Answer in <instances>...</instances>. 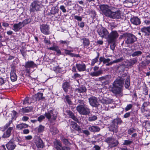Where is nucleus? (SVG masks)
<instances>
[{
    "label": "nucleus",
    "mask_w": 150,
    "mask_h": 150,
    "mask_svg": "<svg viewBox=\"0 0 150 150\" xmlns=\"http://www.w3.org/2000/svg\"><path fill=\"white\" fill-rule=\"evenodd\" d=\"M126 79L125 84V88H127L130 85V77L127 76L126 74H122L121 77H118L112 83V85L109 87L110 91L115 94L116 97L120 98L123 96L122 87L123 85L124 80Z\"/></svg>",
    "instance_id": "nucleus-1"
},
{
    "label": "nucleus",
    "mask_w": 150,
    "mask_h": 150,
    "mask_svg": "<svg viewBox=\"0 0 150 150\" xmlns=\"http://www.w3.org/2000/svg\"><path fill=\"white\" fill-rule=\"evenodd\" d=\"M42 6V2L37 0H34L31 4L30 11V12H34L40 11Z\"/></svg>",
    "instance_id": "nucleus-2"
},
{
    "label": "nucleus",
    "mask_w": 150,
    "mask_h": 150,
    "mask_svg": "<svg viewBox=\"0 0 150 150\" xmlns=\"http://www.w3.org/2000/svg\"><path fill=\"white\" fill-rule=\"evenodd\" d=\"M122 37L125 38V43L127 44H131L134 43L137 40V38L131 33H124Z\"/></svg>",
    "instance_id": "nucleus-3"
},
{
    "label": "nucleus",
    "mask_w": 150,
    "mask_h": 150,
    "mask_svg": "<svg viewBox=\"0 0 150 150\" xmlns=\"http://www.w3.org/2000/svg\"><path fill=\"white\" fill-rule=\"evenodd\" d=\"M122 122V121L119 118L114 119L112 121V124L108 127L109 130L113 132L117 133L118 131V125Z\"/></svg>",
    "instance_id": "nucleus-4"
},
{
    "label": "nucleus",
    "mask_w": 150,
    "mask_h": 150,
    "mask_svg": "<svg viewBox=\"0 0 150 150\" xmlns=\"http://www.w3.org/2000/svg\"><path fill=\"white\" fill-rule=\"evenodd\" d=\"M100 10L102 12L104 15L108 17L111 13L112 7L107 4H102L99 5Z\"/></svg>",
    "instance_id": "nucleus-5"
},
{
    "label": "nucleus",
    "mask_w": 150,
    "mask_h": 150,
    "mask_svg": "<svg viewBox=\"0 0 150 150\" xmlns=\"http://www.w3.org/2000/svg\"><path fill=\"white\" fill-rule=\"evenodd\" d=\"M119 36V34L116 31H112L109 33L107 40L108 43L115 42Z\"/></svg>",
    "instance_id": "nucleus-6"
},
{
    "label": "nucleus",
    "mask_w": 150,
    "mask_h": 150,
    "mask_svg": "<svg viewBox=\"0 0 150 150\" xmlns=\"http://www.w3.org/2000/svg\"><path fill=\"white\" fill-rule=\"evenodd\" d=\"M105 142L108 144L109 147L110 148L117 146L119 143L118 140L112 137L107 138L105 140Z\"/></svg>",
    "instance_id": "nucleus-7"
},
{
    "label": "nucleus",
    "mask_w": 150,
    "mask_h": 150,
    "mask_svg": "<svg viewBox=\"0 0 150 150\" xmlns=\"http://www.w3.org/2000/svg\"><path fill=\"white\" fill-rule=\"evenodd\" d=\"M97 32L99 35L102 38L108 39L109 33L107 30L104 28L102 27L98 30Z\"/></svg>",
    "instance_id": "nucleus-8"
},
{
    "label": "nucleus",
    "mask_w": 150,
    "mask_h": 150,
    "mask_svg": "<svg viewBox=\"0 0 150 150\" xmlns=\"http://www.w3.org/2000/svg\"><path fill=\"white\" fill-rule=\"evenodd\" d=\"M137 62V60L136 59L133 58L132 59H130L129 60L127 61V62H126V65L123 64L121 65L120 67H122L124 69L126 68H131L133 65L136 64Z\"/></svg>",
    "instance_id": "nucleus-9"
},
{
    "label": "nucleus",
    "mask_w": 150,
    "mask_h": 150,
    "mask_svg": "<svg viewBox=\"0 0 150 150\" xmlns=\"http://www.w3.org/2000/svg\"><path fill=\"white\" fill-rule=\"evenodd\" d=\"M37 65L33 61H28L25 62L24 67L25 69V71L27 73L30 72V68H32L37 67Z\"/></svg>",
    "instance_id": "nucleus-10"
},
{
    "label": "nucleus",
    "mask_w": 150,
    "mask_h": 150,
    "mask_svg": "<svg viewBox=\"0 0 150 150\" xmlns=\"http://www.w3.org/2000/svg\"><path fill=\"white\" fill-rule=\"evenodd\" d=\"M99 67L95 66L93 68L94 71L91 72L90 75L92 76H98L102 75L103 73V70L101 69L98 70Z\"/></svg>",
    "instance_id": "nucleus-11"
},
{
    "label": "nucleus",
    "mask_w": 150,
    "mask_h": 150,
    "mask_svg": "<svg viewBox=\"0 0 150 150\" xmlns=\"http://www.w3.org/2000/svg\"><path fill=\"white\" fill-rule=\"evenodd\" d=\"M111 78L112 76L111 75H107L99 77V79L100 81H103V83L105 85H106L109 84L110 82Z\"/></svg>",
    "instance_id": "nucleus-12"
},
{
    "label": "nucleus",
    "mask_w": 150,
    "mask_h": 150,
    "mask_svg": "<svg viewBox=\"0 0 150 150\" xmlns=\"http://www.w3.org/2000/svg\"><path fill=\"white\" fill-rule=\"evenodd\" d=\"M88 100L89 103L91 106L93 107H98V103L96 97L92 96L89 98Z\"/></svg>",
    "instance_id": "nucleus-13"
},
{
    "label": "nucleus",
    "mask_w": 150,
    "mask_h": 150,
    "mask_svg": "<svg viewBox=\"0 0 150 150\" xmlns=\"http://www.w3.org/2000/svg\"><path fill=\"white\" fill-rule=\"evenodd\" d=\"M108 17L113 19H119L121 17L120 13L119 11L112 12L111 11V13Z\"/></svg>",
    "instance_id": "nucleus-14"
},
{
    "label": "nucleus",
    "mask_w": 150,
    "mask_h": 150,
    "mask_svg": "<svg viewBox=\"0 0 150 150\" xmlns=\"http://www.w3.org/2000/svg\"><path fill=\"white\" fill-rule=\"evenodd\" d=\"M35 144L38 148H42L44 146V144L42 140L39 137L35 138Z\"/></svg>",
    "instance_id": "nucleus-15"
},
{
    "label": "nucleus",
    "mask_w": 150,
    "mask_h": 150,
    "mask_svg": "<svg viewBox=\"0 0 150 150\" xmlns=\"http://www.w3.org/2000/svg\"><path fill=\"white\" fill-rule=\"evenodd\" d=\"M40 29L42 33L45 35L49 34V27L46 24H43L40 26Z\"/></svg>",
    "instance_id": "nucleus-16"
},
{
    "label": "nucleus",
    "mask_w": 150,
    "mask_h": 150,
    "mask_svg": "<svg viewBox=\"0 0 150 150\" xmlns=\"http://www.w3.org/2000/svg\"><path fill=\"white\" fill-rule=\"evenodd\" d=\"M130 21L133 25H137L140 24V19L137 17H133L130 19Z\"/></svg>",
    "instance_id": "nucleus-17"
},
{
    "label": "nucleus",
    "mask_w": 150,
    "mask_h": 150,
    "mask_svg": "<svg viewBox=\"0 0 150 150\" xmlns=\"http://www.w3.org/2000/svg\"><path fill=\"white\" fill-rule=\"evenodd\" d=\"M141 31L144 33L145 36L150 35V26L147 27H144L141 29Z\"/></svg>",
    "instance_id": "nucleus-18"
},
{
    "label": "nucleus",
    "mask_w": 150,
    "mask_h": 150,
    "mask_svg": "<svg viewBox=\"0 0 150 150\" xmlns=\"http://www.w3.org/2000/svg\"><path fill=\"white\" fill-rule=\"evenodd\" d=\"M13 127H9L6 132L4 133L3 137L4 138L9 137L11 135V132L13 131Z\"/></svg>",
    "instance_id": "nucleus-19"
},
{
    "label": "nucleus",
    "mask_w": 150,
    "mask_h": 150,
    "mask_svg": "<svg viewBox=\"0 0 150 150\" xmlns=\"http://www.w3.org/2000/svg\"><path fill=\"white\" fill-rule=\"evenodd\" d=\"M22 23L20 22L18 23L14 24L13 25V30L16 32H18L22 28Z\"/></svg>",
    "instance_id": "nucleus-20"
},
{
    "label": "nucleus",
    "mask_w": 150,
    "mask_h": 150,
    "mask_svg": "<svg viewBox=\"0 0 150 150\" xmlns=\"http://www.w3.org/2000/svg\"><path fill=\"white\" fill-rule=\"evenodd\" d=\"M8 150H13L16 146V145L11 140L6 145Z\"/></svg>",
    "instance_id": "nucleus-21"
},
{
    "label": "nucleus",
    "mask_w": 150,
    "mask_h": 150,
    "mask_svg": "<svg viewBox=\"0 0 150 150\" xmlns=\"http://www.w3.org/2000/svg\"><path fill=\"white\" fill-rule=\"evenodd\" d=\"M43 94L42 93H38L37 94H35L32 97V98L35 101H39L42 98V96Z\"/></svg>",
    "instance_id": "nucleus-22"
},
{
    "label": "nucleus",
    "mask_w": 150,
    "mask_h": 150,
    "mask_svg": "<svg viewBox=\"0 0 150 150\" xmlns=\"http://www.w3.org/2000/svg\"><path fill=\"white\" fill-rule=\"evenodd\" d=\"M76 110L81 114L84 115V105L80 104L76 107Z\"/></svg>",
    "instance_id": "nucleus-23"
},
{
    "label": "nucleus",
    "mask_w": 150,
    "mask_h": 150,
    "mask_svg": "<svg viewBox=\"0 0 150 150\" xmlns=\"http://www.w3.org/2000/svg\"><path fill=\"white\" fill-rule=\"evenodd\" d=\"M17 76L15 73V71L13 69L11 70L10 73V78L12 81H16L17 79Z\"/></svg>",
    "instance_id": "nucleus-24"
},
{
    "label": "nucleus",
    "mask_w": 150,
    "mask_h": 150,
    "mask_svg": "<svg viewBox=\"0 0 150 150\" xmlns=\"http://www.w3.org/2000/svg\"><path fill=\"white\" fill-rule=\"evenodd\" d=\"M54 147L57 150H62V146L60 142L56 140L54 142Z\"/></svg>",
    "instance_id": "nucleus-25"
},
{
    "label": "nucleus",
    "mask_w": 150,
    "mask_h": 150,
    "mask_svg": "<svg viewBox=\"0 0 150 150\" xmlns=\"http://www.w3.org/2000/svg\"><path fill=\"white\" fill-rule=\"evenodd\" d=\"M33 108L32 106L27 107L23 108L20 110V112L22 113H27L30 112L33 110Z\"/></svg>",
    "instance_id": "nucleus-26"
},
{
    "label": "nucleus",
    "mask_w": 150,
    "mask_h": 150,
    "mask_svg": "<svg viewBox=\"0 0 150 150\" xmlns=\"http://www.w3.org/2000/svg\"><path fill=\"white\" fill-rule=\"evenodd\" d=\"M69 83L67 81L64 82L62 84V87L64 91L66 93L67 92L68 89L70 88Z\"/></svg>",
    "instance_id": "nucleus-27"
},
{
    "label": "nucleus",
    "mask_w": 150,
    "mask_h": 150,
    "mask_svg": "<svg viewBox=\"0 0 150 150\" xmlns=\"http://www.w3.org/2000/svg\"><path fill=\"white\" fill-rule=\"evenodd\" d=\"M71 126L72 128L75 130L79 131H81V129L79 127L75 122L72 121H71Z\"/></svg>",
    "instance_id": "nucleus-28"
},
{
    "label": "nucleus",
    "mask_w": 150,
    "mask_h": 150,
    "mask_svg": "<svg viewBox=\"0 0 150 150\" xmlns=\"http://www.w3.org/2000/svg\"><path fill=\"white\" fill-rule=\"evenodd\" d=\"M28 125L25 123H21L17 125L16 127L18 130H21L24 128H27Z\"/></svg>",
    "instance_id": "nucleus-29"
},
{
    "label": "nucleus",
    "mask_w": 150,
    "mask_h": 150,
    "mask_svg": "<svg viewBox=\"0 0 150 150\" xmlns=\"http://www.w3.org/2000/svg\"><path fill=\"white\" fill-rule=\"evenodd\" d=\"M88 129L92 132H98L100 130V128L98 126H93L88 128Z\"/></svg>",
    "instance_id": "nucleus-30"
},
{
    "label": "nucleus",
    "mask_w": 150,
    "mask_h": 150,
    "mask_svg": "<svg viewBox=\"0 0 150 150\" xmlns=\"http://www.w3.org/2000/svg\"><path fill=\"white\" fill-rule=\"evenodd\" d=\"M67 113L68 115H69L70 117L73 120H74L75 121L78 122V119L75 116L74 114L71 111H67Z\"/></svg>",
    "instance_id": "nucleus-31"
},
{
    "label": "nucleus",
    "mask_w": 150,
    "mask_h": 150,
    "mask_svg": "<svg viewBox=\"0 0 150 150\" xmlns=\"http://www.w3.org/2000/svg\"><path fill=\"white\" fill-rule=\"evenodd\" d=\"M76 67L79 71H83L84 70V65L83 64H78Z\"/></svg>",
    "instance_id": "nucleus-32"
},
{
    "label": "nucleus",
    "mask_w": 150,
    "mask_h": 150,
    "mask_svg": "<svg viewBox=\"0 0 150 150\" xmlns=\"http://www.w3.org/2000/svg\"><path fill=\"white\" fill-rule=\"evenodd\" d=\"M86 117L88 118V120L89 121H93L96 120L97 119V117L96 115H91V114L90 116H88L87 117V116H86Z\"/></svg>",
    "instance_id": "nucleus-33"
},
{
    "label": "nucleus",
    "mask_w": 150,
    "mask_h": 150,
    "mask_svg": "<svg viewBox=\"0 0 150 150\" xmlns=\"http://www.w3.org/2000/svg\"><path fill=\"white\" fill-rule=\"evenodd\" d=\"M50 131L53 135L56 134L59 132L56 128L53 127H51L50 128Z\"/></svg>",
    "instance_id": "nucleus-34"
},
{
    "label": "nucleus",
    "mask_w": 150,
    "mask_h": 150,
    "mask_svg": "<svg viewBox=\"0 0 150 150\" xmlns=\"http://www.w3.org/2000/svg\"><path fill=\"white\" fill-rule=\"evenodd\" d=\"M142 125L144 126L145 128L146 129H150V122L149 121H145L143 123Z\"/></svg>",
    "instance_id": "nucleus-35"
},
{
    "label": "nucleus",
    "mask_w": 150,
    "mask_h": 150,
    "mask_svg": "<svg viewBox=\"0 0 150 150\" xmlns=\"http://www.w3.org/2000/svg\"><path fill=\"white\" fill-rule=\"evenodd\" d=\"M65 102H67L69 105H71L72 102L71 100V98L69 95H67L65 96L64 99Z\"/></svg>",
    "instance_id": "nucleus-36"
},
{
    "label": "nucleus",
    "mask_w": 150,
    "mask_h": 150,
    "mask_svg": "<svg viewBox=\"0 0 150 150\" xmlns=\"http://www.w3.org/2000/svg\"><path fill=\"white\" fill-rule=\"evenodd\" d=\"M97 56L95 58L93 59L92 61V62L91 63V65L92 66H93L97 62L98 60L99 56V54L98 52H97Z\"/></svg>",
    "instance_id": "nucleus-37"
},
{
    "label": "nucleus",
    "mask_w": 150,
    "mask_h": 150,
    "mask_svg": "<svg viewBox=\"0 0 150 150\" xmlns=\"http://www.w3.org/2000/svg\"><path fill=\"white\" fill-rule=\"evenodd\" d=\"M142 54V52L140 51H136L134 52L132 54V56L133 57L138 56Z\"/></svg>",
    "instance_id": "nucleus-38"
},
{
    "label": "nucleus",
    "mask_w": 150,
    "mask_h": 150,
    "mask_svg": "<svg viewBox=\"0 0 150 150\" xmlns=\"http://www.w3.org/2000/svg\"><path fill=\"white\" fill-rule=\"evenodd\" d=\"M45 127L42 125H40L38 127V132L40 133L43 132L44 130Z\"/></svg>",
    "instance_id": "nucleus-39"
},
{
    "label": "nucleus",
    "mask_w": 150,
    "mask_h": 150,
    "mask_svg": "<svg viewBox=\"0 0 150 150\" xmlns=\"http://www.w3.org/2000/svg\"><path fill=\"white\" fill-rule=\"evenodd\" d=\"M64 144L65 145H69L70 144L69 142L67 139H65L64 138H62L61 139Z\"/></svg>",
    "instance_id": "nucleus-40"
},
{
    "label": "nucleus",
    "mask_w": 150,
    "mask_h": 150,
    "mask_svg": "<svg viewBox=\"0 0 150 150\" xmlns=\"http://www.w3.org/2000/svg\"><path fill=\"white\" fill-rule=\"evenodd\" d=\"M133 142L129 140H125L124 141V142L123 144L124 145H128L130 144Z\"/></svg>",
    "instance_id": "nucleus-41"
},
{
    "label": "nucleus",
    "mask_w": 150,
    "mask_h": 150,
    "mask_svg": "<svg viewBox=\"0 0 150 150\" xmlns=\"http://www.w3.org/2000/svg\"><path fill=\"white\" fill-rule=\"evenodd\" d=\"M53 110H50V111H51V117L53 120H56L57 117V115L56 114L54 113L53 112Z\"/></svg>",
    "instance_id": "nucleus-42"
},
{
    "label": "nucleus",
    "mask_w": 150,
    "mask_h": 150,
    "mask_svg": "<svg viewBox=\"0 0 150 150\" xmlns=\"http://www.w3.org/2000/svg\"><path fill=\"white\" fill-rule=\"evenodd\" d=\"M58 10L56 8L54 7L53 8H52V10L50 12V13L51 14L54 15L57 13H58Z\"/></svg>",
    "instance_id": "nucleus-43"
},
{
    "label": "nucleus",
    "mask_w": 150,
    "mask_h": 150,
    "mask_svg": "<svg viewBox=\"0 0 150 150\" xmlns=\"http://www.w3.org/2000/svg\"><path fill=\"white\" fill-rule=\"evenodd\" d=\"M91 114L90 109L85 107V115H88V116H90Z\"/></svg>",
    "instance_id": "nucleus-44"
},
{
    "label": "nucleus",
    "mask_w": 150,
    "mask_h": 150,
    "mask_svg": "<svg viewBox=\"0 0 150 150\" xmlns=\"http://www.w3.org/2000/svg\"><path fill=\"white\" fill-rule=\"evenodd\" d=\"M31 21L30 19H27L24 20L22 22V24H23V26L26 24L30 23Z\"/></svg>",
    "instance_id": "nucleus-45"
},
{
    "label": "nucleus",
    "mask_w": 150,
    "mask_h": 150,
    "mask_svg": "<svg viewBox=\"0 0 150 150\" xmlns=\"http://www.w3.org/2000/svg\"><path fill=\"white\" fill-rule=\"evenodd\" d=\"M51 111H49L47 112H46L45 114V115L46 117L48 119H50V118H51V113L52 112Z\"/></svg>",
    "instance_id": "nucleus-46"
},
{
    "label": "nucleus",
    "mask_w": 150,
    "mask_h": 150,
    "mask_svg": "<svg viewBox=\"0 0 150 150\" xmlns=\"http://www.w3.org/2000/svg\"><path fill=\"white\" fill-rule=\"evenodd\" d=\"M132 105L131 104H129L125 108V110L126 111H128L132 108Z\"/></svg>",
    "instance_id": "nucleus-47"
},
{
    "label": "nucleus",
    "mask_w": 150,
    "mask_h": 150,
    "mask_svg": "<svg viewBox=\"0 0 150 150\" xmlns=\"http://www.w3.org/2000/svg\"><path fill=\"white\" fill-rule=\"evenodd\" d=\"M58 47H59L58 46L55 45L52 47H49L48 48V49L51 50L55 51H56V50L58 49Z\"/></svg>",
    "instance_id": "nucleus-48"
},
{
    "label": "nucleus",
    "mask_w": 150,
    "mask_h": 150,
    "mask_svg": "<svg viewBox=\"0 0 150 150\" xmlns=\"http://www.w3.org/2000/svg\"><path fill=\"white\" fill-rule=\"evenodd\" d=\"M135 132V130L133 128H130L128 131V134H132L133 133Z\"/></svg>",
    "instance_id": "nucleus-49"
},
{
    "label": "nucleus",
    "mask_w": 150,
    "mask_h": 150,
    "mask_svg": "<svg viewBox=\"0 0 150 150\" xmlns=\"http://www.w3.org/2000/svg\"><path fill=\"white\" fill-rule=\"evenodd\" d=\"M148 90L146 87L144 88L143 91V93L145 95H148Z\"/></svg>",
    "instance_id": "nucleus-50"
},
{
    "label": "nucleus",
    "mask_w": 150,
    "mask_h": 150,
    "mask_svg": "<svg viewBox=\"0 0 150 150\" xmlns=\"http://www.w3.org/2000/svg\"><path fill=\"white\" fill-rule=\"evenodd\" d=\"M123 60V58L122 57H121L120 58L116 59V60L113 61V62L114 63H117L121 62V61H122Z\"/></svg>",
    "instance_id": "nucleus-51"
},
{
    "label": "nucleus",
    "mask_w": 150,
    "mask_h": 150,
    "mask_svg": "<svg viewBox=\"0 0 150 150\" xmlns=\"http://www.w3.org/2000/svg\"><path fill=\"white\" fill-rule=\"evenodd\" d=\"M12 121L11 120L9 122L6 123V125L4 126V129H7L10 125V124L12 123Z\"/></svg>",
    "instance_id": "nucleus-52"
},
{
    "label": "nucleus",
    "mask_w": 150,
    "mask_h": 150,
    "mask_svg": "<svg viewBox=\"0 0 150 150\" xmlns=\"http://www.w3.org/2000/svg\"><path fill=\"white\" fill-rule=\"evenodd\" d=\"M45 117L44 116L41 115L38 117V120L40 122H41L42 120L45 119Z\"/></svg>",
    "instance_id": "nucleus-53"
},
{
    "label": "nucleus",
    "mask_w": 150,
    "mask_h": 150,
    "mask_svg": "<svg viewBox=\"0 0 150 150\" xmlns=\"http://www.w3.org/2000/svg\"><path fill=\"white\" fill-rule=\"evenodd\" d=\"M110 43H111L110 45V48L112 50H114L115 46V42H111Z\"/></svg>",
    "instance_id": "nucleus-54"
},
{
    "label": "nucleus",
    "mask_w": 150,
    "mask_h": 150,
    "mask_svg": "<svg viewBox=\"0 0 150 150\" xmlns=\"http://www.w3.org/2000/svg\"><path fill=\"white\" fill-rule=\"evenodd\" d=\"M60 9L62 11L63 13H65L66 12V10L64 6L63 5L60 6Z\"/></svg>",
    "instance_id": "nucleus-55"
},
{
    "label": "nucleus",
    "mask_w": 150,
    "mask_h": 150,
    "mask_svg": "<svg viewBox=\"0 0 150 150\" xmlns=\"http://www.w3.org/2000/svg\"><path fill=\"white\" fill-rule=\"evenodd\" d=\"M29 98L28 97H26L25 98L23 102V104H25L26 103H29Z\"/></svg>",
    "instance_id": "nucleus-56"
},
{
    "label": "nucleus",
    "mask_w": 150,
    "mask_h": 150,
    "mask_svg": "<svg viewBox=\"0 0 150 150\" xmlns=\"http://www.w3.org/2000/svg\"><path fill=\"white\" fill-rule=\"evenodd\" d=\"M20 51L22 54V55L25 57L26 55V51H25L23 49L20 50Z\"/></svg>",
    "instance_id": "nucleus-57"
},
{
    "label": "nucleus",
    "mask_w": 150,
    "mask_h": 150,
    "mask_svg": "<svg viewBox=\"0 0 150 150\" xmlns=\"http://www.w3.org/2000/svg\"><path fill=\"white\" fill-rule=\"evenodd\" d=\"M81 76L80 75L77 73L75 74L74 75L72 76V78L74 79H76L77 78H79Z\"/></svg>",
    "instance_id": "nucleus-58"
},
{
    "label": "nucleus",
    "mask_w": 150,
    "mask_h": 150,
    "mask_svg": "<svg viewBox=\"0 0 150 150\" xmlns=\"http://www.w3.org/2000/svg\"><path fill=\"white\" fill-rule=\"evenodd\" d=\"M76 91L79 93L83 92L84 91V90L83 88H80L76 89Z\"/></svg>",
    "instance_id": "nucleus-59"
},
{
    "label": "nucleus",
    "mask_w": 150,
    "mask_h": 150,
    "mask_svg": "<svg viewBox=\"0 0 150 150\" xmlns=\"http://www.w3.org/2000/svg\"><path fill=\"white\" fill-rule=\"evenodd\" d=\"M110 61V59L109 58L105 59L104 58V60L103 61V63L105 64L106 63H108Z\"/></svg>",
    "instance_id": "nucleus-60"
},
{
    "label": "nucleus",
    "mask_w": 150,
    "mask_h": 150,
    "mask_svg": "<svg viewBox=\"0 0 150 150\" xmlns=\"http://www.w3.org/2000/svg\"><path fill=\"white\" fill-rule=\"evenodd\" d=\"M130 112H128L126 113L124 115V117L125 118H127L130 116Z\"/></svg>",
    "instance_id": "nucleus-61"
},
{
    "label": "nucleus",
    "mask_w": 150,
    "mask_h": 150,
    "mask_svg": "<svg viewBox=\"0 0 150 150\" xmlns=\"http://www.w3.org/2000/svg\"><path fill=\"white\" fill-rule=\"evenodd\" d=\"M5 81L2 78H0V85L3 84L5 82Z\"/></svg>",
    "instance_id": "nucleus-62"
},
{
    "label": "nucleus",
    "mask_w": 150,
    "mask_h": 150,
    "mask_svg": "<svg viewBox=\"0 0 150 150\" xmlns=\"http://www.w3.org/2000/svg\"><path fill=\"white\" fill-rule=\"evenodd\" d=\"M29 119V117L26 116H23L22 118V120L24 121H26Z\"/></svg>",
    "instance_id": "nucleus-63"
},
{
    "label": "nucleus",
    "mask_w": 150,
    "mask_h": 150,
    "mask_svg": "<svg viewBox=\"0 0 150 150\" xmlns=\"http://www.w3.org/2000/svg\"><path fill=\"white\" fill-rule=\"evenodd\" d=\"M60 44H67L69 43V42L68 41H67L66 40V41H63L62 40H61L59 41Z\"/></svg>",
    "instance_id": "nucleus-64"
}]
</instances>
